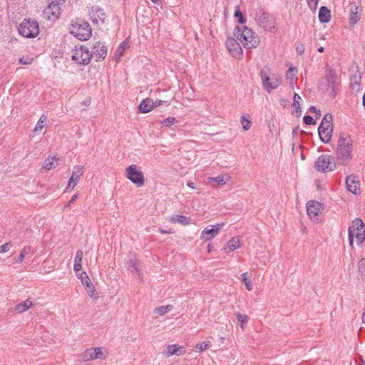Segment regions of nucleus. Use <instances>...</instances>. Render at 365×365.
<instances>
[{
  "label": "nucleus",
  "mask_w": 365,
  "mask_h": 365,
  "mask_svg": "<svg viewBox=\"0 0 365 365\" xmlns=\"http://www.w3.org/2000/svg\"><path fill=\"white\" fill-rule=\"evenodd\" d=\"M234 35L248 49L257 47L260 42L258 35L245 26H236Z\"/></svg>",
  "instance_id": "f257e3e1"
},
{
  "label": "nucleus",
  "mask_w": 365,
  "mask_h": 365,
  "mask_svg": "<svg viewBox=\"0 0 365 365\" xmlns=\"http://www.w3.org/2000/svg\"><path fill=\"white\" fill-rule=\"evenodd\" d=\"M70 33L81 41H86L91 38L92 29L87 21L77 18L72 21Z\"/></svg>",
  "instance_id": "f03ea898"
},
{
  "label": "nucleus",
  "mask_w": 365,
  "mask_h": 365,
  "mask_svg": "<svg viewBox=\"0 0 365 365\" xmlns=\"http://www.w3.org/2000/svg\"><path fill=\"white\" fill-rule=\"evenodd\" d=\"M20 35L24 37L31 38L37 36L39 34V26L36 20L24 19L18 27Z\"/></svg>",
  "instance_id": "7ed1b4c3"
},
{
  "label": "nucleus",
  "mask_w": 365,
  "mask_h": 365,
  "mask_svg": "<svg viewBox=\"0 0 365 365\" xmlns=\"http://www.w3.org/2000/svg\"><path fill=\"white\" fill-rule=\"evenodd\" d=\"M332 115L327 113L323 117L322 122L318 128L319 138L324 143H328L331 138L332 133Z\"/></svg>",
  "instance_id": "20e7f679"
},
{
  "label": "nucleus",
  "mask_w": 365,
  "mask_h": 365,
  "mask_svg": "<svg viewBox=\"0 0 365 365\" xmlns=\"http://www.w3.org/2000/svg\"><path fill=\"white\" fill-rule=\"evenodd\" d=\"M338 164L333 155L323 154L315 161L314 168L317 171L327 173L336 170Z\"/></svg>",
  "instance_id": "39448f33"
},
{
  "label": "nucleus",
  "mask_w": 365,
  "mask_h": 365,
  "mask_svg": "<svg viewBox=\"0 0 365 365\" xmlns=\"http://www.w3.org/2000/svg\"><path fill=\"white\" fill-rule=\"evenodd\" d=\"M269 68H262L260 73L263 88L268 93L276 89L282 83L280 76L276 75L269 76Z\"/></svg>",
  "instance_id": "423d86ee"
},
{
  "label": "nucleus",
  "mask_w": 365,
  "mask_h": 365,
  "mask_svg": "<svg viewBox=\"0 0 365 365\" xmlns=\"http://www.w3.org/2000/svg\"><path fill=\"white\" fill-rule=\"evenodd\" d=\"M92 54L90 50L84 46H81L73 51L72 60L81 65H88L91 62Z\"/></svg>",
  "instance_id": "0eeeda50"
},
{
  "label": "nucleus",
  "mask_w": 365,
  "mask_h": 365,
  "mask_svg": "<svg viewBox=\"0 0 365 365\" xmlns=\"http://www.w3.org/2000/svg\"><path fill=\"white\" fill-rule=\"evenodd\" d=\"M125 177L138 187H141L144 185V175L138 170L136 165H130L125 169Z\"/></svg>",
  "instance_id": "6e6552de"
},
{
  "label": "nucleus",
  "mask_w": 365,
  "mask_h": 365,
  "mask_svg": "<svg viewBox=\"0 0 365 365\" xmlns=\"http://www.w3.org/2000/svg\"><path fill=\"white\" fill-rule=\"evenodd\" d=\"M361 11L362 7L359 2H353L351 4L348 14V21L350 28H353L359 21Z\"/></svg>",
  "instance_id": "1a4fd4ad"
},
{
  "label": "nucleus",
  "mask_w": 365,
  "mask_h": 365,
  "mask_svg": "<svg viewBox=\"0 0 365 365\" xmlns=\"http://www.w3.org/2000/svg\"><path fill=\"white\" fill-rule=\"evenodd\" d=\"M323 209L321 203L316 200L309 201L307 204V212L309 218L314 222L319 220V215Z\"/></svg>",
  "instance_id": "9d476101"
},
{
  "label": "nucleus",
  "mask_w": 365,
  "mask_h": 365,
  "mask_svg": "<svg viewBox=\"0 0 365 365\" xmlns=\"http://www.w3.org/2000/svg\"><path fill=\"white\" fill-rule=\"evenodd\" d=\"M61 14V6L48 0V5L43 11V17L47 20L58 19Z\"/></svg>",
  "instance_id": "9b49d317"
},
{
  "label": "nucleus",
  "mask_w": 365,
  "mask_h": 365,
  "mask_svg": "<svg viewBox=\"0 0 365 365\" xmlns=\"http://www.w3.org/2000/svg\"><path fill=\"white\" fill-rule=\"evenodd\" d=\"M346 189L354 195L361 193L360 180L357 175H350L346 178L345 180Z\"/></svg>",
  "instance_id": "f8f14e48"
},
{
  "label": "nucleus",
  "mask_w": 365,
  "mask_h": 365,
  "mask_svg": "<svg viewBox=\"0 0 365 365\" xmlns=\"http://www.w3.org/2000/svg\"><path fill=\"white\" fill-rule=\"evenodd\" d=\"M225 44L227 50L233 57L240 58L242 56V49L240 43L235 38L227 37Z\"/></svg>",
  "instance_id": "ddd939ff"
},
{
  "label": "nucleus",
  "mask_w": 365,
  "mask_h": 365,
  "mask_svg": "<svg viewBox=\"0 0 365 365\" xmlns=\"http://www.w3.org/2000/svg\"><path fill=\"white\" fill-rule=\"evenodd\" d=\"M258 24L266 31H272L274 29L275 20L272 15L267 12L262 11L258 17Z\"/></svg>",
  "instance_id": "4468645a"
},
{
  "label": "nucleus",
  "mask_w": 365,
  "mask_h": 365,
  "mask_svg": "<svg viewBox=\"0 0 365 365\" xmlns=\"http://www.w3.org/2000/svg\"><path fill=\"white\" fill-rule=\"evenodd\" d=\"M224 223L212 225L205 227L201 233V238L205 241H210L219 234Z\"/></svg>",
  "instance_id": "2eb2a0df"
},
{
  "label": "nucleus",
  "mask_w": 365,
  "mask_h": 365,
  "mask_svg": "<svg viewBox=\"0 0 365 365\" xmlns=\"http://www.w3.org/2000/svg\"><path fill=\"white\" fill-rule=\"evenodd\" d=\"M90 51L92 57L96 58V61H100L106 58L108 50L105 45H101L100 41H97L93 44Z\"/></svg>",
  "instance_id": "dca6fc26"
},
{
  "label": "nucleus",
  "mask_w": 365,
  "mask_h": 365,
  "mask_svg": "<svg viewBox=\"0 0 365 365\" xmlns=\"http://www.w3.org/2000/svg\"><path fill=\"white\" fill-rule=\"evenodd\" d=\"M83 173V167L81 165H76L73 168V171L71 173V175L68 180V186L66 187V191L69 192L70 190H72L78 182L80 177Z\"/></svg>",
  "instance_id": "f3484780"
},
{
  "label": "nucleus",
  "mask_w": 365,
  "mask_h": 365,
  "mask_svg": "<svg viewBox=\"0 0 365 365\" xmlns=\"http://www.w3.org/2000/svg\"><path fill=\"white\" fill-rule=\"evenodd\" d=\"M91 19L94 24H98L100 21L102 24L104 23L106 17V13L103 9L99 6L92 7L91 12L90 13Z\"/></svg>",
  "instance_id": "a211bd4d"
},
{
  "label": "nucleus",
  "mask_w": 365,
  "mask_h": 365,
  "mask_svg": "<svg viewBox=\"0 0 365 365\" xmlns=\"http://www.w3.org/2000/svg\"><path fill=\"white\" fill-rule=\"evenodd\" d=\"M186 352V348L183 346L178 344H171L167 346L164 355L166 357H170L173 355L182 356Z\"/></svg>",
  "instance_id": "6ab92c4d"
},
{
  "label": "nucleus",
  "mask_w": 365,
  "mask_h": 365,
  "mask_svg": "<svg viewBox=\"0 0 365 365\" xmlns=\"http://www.w3.org/2000/svg\"><path fill=\"white\" fill-rule=\"evenodd\" d=\"M361 230H364V223L361 220L356 218L353 221L352 225L349 228V238L351 245L353 244L354 234L355 232L361 231Z\"/></svg>",
  "instance_id": "aec40b11"
},
{
  "label": "nucleus",
  "mask_w": 365,
  "mask_h": 365,
  "mask_svg": "<svg viewBox=\"0 0 365 365\" xmlns=\"http://www.w3.org/2000/svg\"><path fill=\"white\" fill-rule=\"evenodd\" d=\"M344 163L349 162L351 159V152L352 150L353 140L349 138H344Z\"/></svg>",
  "instance_id": "412c9836"
},
{
  "label": "nucleus",
  "mask_w": 365,
  "mask_h": 365,
  "mask_svg": "<svg viewBox=\"0 0 365 365\" xmlns=\"http://www.w3.org/2000/svg\"><path fill=\"white\" fill-rule=\"evenodd\" d=\"M357 68H353L352 70L354 71V73L350 77V87L354 91H358L360 88V81H361V75L360 73L356 69Z\"/></svg>",
  "instance_id": "4be33fe9"
},
{
  "label": "nucleus",
  "mask_w": 365,
  "mask_h": 365,
  "mask_svg": "<svg viewBox=\"0 0 365 365\" xmlns=\"http://www.w3.org/2000/svg\"><path fill=\"white\" fill-rule=\"evenodd\" d=\"M102 347L91 348L86 351L85 357L87 360L101 359L103 355Z\"/></svg>",
  "instance_id": "5701e85b"
},
{
  "label": "nucleus",
  "mask_w": 365,
  "mask_h": 365,
  "mask_svg": "<svg viewBox=\"0 0 365 365\" xmlns=\"http://www.w3.org/2000/svg\"><path fill=\"white\" fill-rule=\"evenodd\" d=\"M319 20L321 23H328L331 20V11L327 6L320 7L318 14Z\"/></svg>",
  "instance_id": "b1692460"
},
{
  "label": "nucleus",
  "mask_w": 365,
  "mask_h": 365,
  "mask_svg": "<svg viewBox=\"0 0 365 365\" xmlns=\"http://www.w3.org/2000/svg\"><path fill=\"white\" fill-rule=\"evenodd\" d=\"M128 47H129V43L126 40L123 41L118 46V48L114 53L113 60L117 63L119 62L120 61L122 56L123 55L124 51Z\"/></svg>",
  "instance_id": "393cba45"
},
{
  "label": "nucleus",
  "mask_w": 365,
  "mask_h": 365,
  "mask_svg": "<svg viewBox=\"0 0 365 365\" xmlns=\"http://www.w3.org/2000/svg\"><path fill=\"white\" fill-rule=\"evenodd\" d=\"M153 108V101L149 98L143 99L138 106V109L142 113L150 112Z\"/></svg>",
  "instance_id": "a878e982"
},
{
  "label": "nucleus",
  "mask_w": 365,
  "mask_h": 365,
  "mask_svg": "<svg viewBox=\"0 0 365 365\" xmlns=\"http://www.w3.org/2000/svg\"><path fill=\"white\" fill-rule=\"evenodd\" d=\"M240 246V240L239 237H233L227 242L226 247H225L223 250L225 252H232L239 248Z\"/></svg>",
  "instance_id": "bb28decb"
},
{
  "label": "nucleus",
  "mask_w": 365,
  "mask_h": 365,
  "mask_svg": "<svg viewBox=\"0 0 365 365\" xmlns=\"http://www.w3.org/2000/svg\"><path fill=\"white\" fill-rule=\"evenodd\" d=\"M32 302L29 300V299H28L24 302L17 304L15 307V310L19 313H22L28 310L32 306Z\"/></svg>",
  "instance_id": "cd10ccee"
},
{
  "label": "nucleus",
  "mask_w": 365,
  "mask_h": 365,
  "mask_svg": "<svg viewBox=\"0 0 365 365\" xmlns=\"http://www.w3.org/2000/svg\"><path fill=\"white\" fill-rule=\"evenodd\" d=\"M171 222L174 223H179L182 225H187L190 224V219L185 216L181 215H173L171 217Z\"/></svg>",
  "instance_id": "c85d7f7f"
},
{
  "label": "nucleus",
  "mask_w": 365,
  "mask_h": 365,
  "mask_svg": "<svg viewBox=\"0 0 365 365\" xmlns=\"http://www.w3.org/2000/svg\"><path fill=\"white\" fill-rule=\"evenodd\" d=\"M329 73L327 76V80L334 92H335L336 89V75L334 73L333 71L331 69L328 70Z\"/></svg>",
  "instance_id": "c756f323"
},
{
  "label": "nucleus",
  "mask_w": 365,
  "mask_h": 365,
  "mask_svg": "<svg viewBox=\"0 0 365 365\" xmlns=\"http://www.w3.org/2000/svg\"><path fill=\"white\" fill-rule=\"evenodd\" d=\"M173 309V306L171 304H168L165 306L158 307L155 309V313L158 314L160 316H163L168 312L172 311Z\"/></svg>",
  "instance_id": "7c9ffc66"
},
{
  "label": "nucleus",
  "mask_w": 365,
  "mask_h": 365,
  "mask_svg": "<svg viewBox=\"0 0 365 365\" xmlns=\"http://www.w3.org/2000/svg\"><path fill=\"white\" fill-rule=\"evenodd\" d=\"M58 165V160L55 158H48L43 165V168L47 170H50Z\"/></svg>",
  "instance_id": "2f4dec72"
},
{
  "label": "nucleus",
  "mask_w": 365,
  "mask_h": 365,
  "mask_svg": "<svg viewBox=\"0 0 365 365\" xmlns=\"http://www.w3.org/2000/svg\"><path fill=\"white\" fill-rule=\"evenodd\" d=\"M46 119L47 117L45 115H41L34 129V131H41L46 126Z\"/></svg>",
  "instance_id": "473e14b6"
},
{
  "label": "nucleus",
  "mask_w": 365,
  "mask_h": 365,
  "mask_svg": "<svg viewBox=\"0 0 365 365\" xmlns=\"http://www.w3.org/2000/svg\"><path fill=\"white\" fill-rule=\"evenodd\" d=\"M209 182H216L219 185H224L227 182V179H225L222 175H218L216 177L209 178Z\"/></svg>",
  "instance_id": "72a5a7b5"
},
{
  "label": "nucleus",
  "mask_w": 365,
  "mask_h": 365,
  "mask_svg": "<svg viewBox=\"0 0 365 365\" xmlns=\"http://www.w3.org/2000/svg\"><path fill=\"white\" fill-rule=\"evenodd\" d=\"M234 16L235 18L237 19V21L240 24H243L246 21V19L245 18L244 15L240 10V6L238 5L235 6Z\"/></svg>",
  "instance_id": "f704fd0d"
},
{
  "label": "nucleus",
  "mask_w": 365,
  "mask_h": 365,
  "mask_svg": "<svg viewBox=\"0 0 365 365\" xmlns=\"http://www.w3.org/2000/svg\"><path fill=\"white\" fill-rule=\"evenodd\" d=\"M31 247L29 246H25L20 252L19 259L16 260L17 262L21 263L23 262L26 256L29 253Z\"/></svg>",
  "instance_id": "c9c22d12"
},
{
  "label": "nucleus",
  "mask_w": 365,
  "mask_h": 365,
  "mask_svg": "<svg viewBox=\"0 0 365 365\" xmlns=\"http://www.w3.org/2000/svg\"><path fill=\"white\" fill-rule=\"evenodd\" d=\"M86 292L91 297L95 299L98 298V294L92 283L86 286Z\"/></svg>",
  "instance_id": "e433bc0d"
},
{
  "label": "nucleus",
  "mask_w": 365,
  "mask_h": 365,
  "mask_svg": "<svg viewBox=\"0 0 365 365\" xmlns=\"http://www.w3.org/2000/svg\"><path fill=\"white\" fill-rule=\"evenodd\" d=\"M354 237H356V242L359 245L361 244L365 240V230H361L359 232H355Z\"/></svg>",
  "instance_id": "4c0bfd02"
},
{
  "label": "nucleus",
  "mask_w": 365,
  "mask_h": 365,
  "mask_svg": "<svg viewBox=\"0 0 365 365\" xmlns=\"http://www.w3.org/2000/svg\"><path fill=\"white\" fill-rule=\"evenodd\" d=\"M78 278L81 279L82 284L86 285V287L91 284L90 278L85 272H82L79 274Z\"/></svg>",
  "instance_id": "58836bf2"
},
{
  "label": "nucleus",
  "mask_w": 365,
  "mask_h": 365,
  "mask_svg": "<svg viewBox=\"0 0 365 365\" xmlns=\"http://www.w3.org/2000/svg\"><path fill=\"white\" fill-rule=\"evenodd\" d=\"M241 124L245 130H248L252 125V122L245 116H242L240 119Z\"/></svg>",
  "instance_id": "ea45409f"
},
{
  "label": "nucleus",
  "mask_w": 365,
  "mask_h": 365,
  "mask_svg": "<svg viewBox=\"0 0 365 365\" xmlns=\"http://www.w3.org/2000/svg\"><path fill=\"white\" fill-rule=\"evenodd\" d=\"M242 280L245 283L247 290L251 291L252 289V285L251 281L248 279L247 273L242 274Z\"/></svg>",
  "instance_id": "a19ab883"
},
{
  "label": "nucleus",
  "mask_w": 365,
  "mask_h": 365,
  "mask_svg": "<svg viewBox=\"0 0 365 365\" xmlns=\"http://www.w3.org/2000/svg\"><path fill=\"white\" fill-rule=\"evenodd\" d=\"M235 315L236 316L237 321L241 324L242 327L244 324H246L247 322V316L242 314L240 312L235 313Z\"/></svg>",
  "instance_id": "79ce46f5"
},
{
  "label": "nucleus",
  "mask_w": 365,
  "mask_h": 365,
  "mask_svg": "<svg viewBox=\"0 0 365 365\" xmlns=\"http://www.w3.org/2000/svg\"><path fill=\"white\" fill-rule=\"evenodd\" d=\"M175 123H177V120L175 117H168L167 118H165V120H163V121L162 122V124L164 125L165 126H170L173 124H175Z\"/></svg>",
  "instance_id": "37998d69"
},
{
  "label": "nucleus",
  "mask_w": 365,
  "mask_h": 365,
  "mask_svg": "<svg viewBox=\"0 0 365 365\" xmlns=\"http://www.w3.org/2000/svg\"><path fill=\"white\" fill-rule=\"evenodd\" d=\"M303 120L304 123L308 125H315L317 123V121L309 115H305L303 118Z\"/></svg>",
  "instance_id": "c03bdc74"
},
{
  "label": "nucleus",
  "mask_w": 365,
  "mask_h": 365,
  "mask_svg": "<svg viewBox=\"0 0 365 365\" xmlns=\"http://www.w3.org/2000/svg\"><path fill=\"white\" fill-rule=\"evenodd\" d=\"M210 342L208 343H206V342H202L201 344H197L195 346L196 349L199 351V352H202L204 350L208 349L210 347Z\"/></svg>",
  "instance_id": "a18cd8bd"
},
{
  "label": "nucleus",
  "mask_w": 365,
  "mask_h": 365,
  "mask_svg": "<svg viewBox=\"0 0 365 365\" xmlns=\"http://www.w3.org/2000/svg\"><path fill=\"white\" fill-rule=\"evenodd\" d=\"M309 9L315 11L318 6L319 0H307Z\"/></svg>",
  "instance_id": "49530a36"
},
{
  "label": "nucleus",
  "mask_w": 365,
  "mask_h": 365,
  "mask_svg": "<svg viewBox=\"0 0 365 365\" xmlns=\"http://www.w3.org/2000/svg\"><path fill=\"white\" fill-rule=\"evenodd\" d=\"M12 243L11 242H6L3 245L0 246V253H5L8 252L11 247Z\"/></svg>",
  "instance_id": "de8ad7c7"
},
{
  "label": "nucleus",
  "mask_w": 365,
  "mask_h": 365,
  "mask_svg": "<svg viewBox=\"0 0 365 365\" xmlns=\"http://www.w3.org/2000/svg\"><path fill=\"white\" fill-rule=\"evenodd\" d=\"M33 62V58L29 57H22L19 59V63L22 65H30Z\"/></svg>",
  "instance_id": "09e8293b"
},
{
  "label": "nucleus",
  "mask_w": 365,
  "mask_h": 365,
  "mask_svg": "<svg viewBox=\"0 0 365 365\" xmlns=\"http://www.w3.org/2000/svg\"><path fill=\"white\" fill-rule=\"evenodd\" d=\"M83 252L82 250H78L76 253L74 262H82Z\"/></svg>",
  "instance_id": "8fccbe9b"
},
{
  "label": "nucleus",
  "mask_w": 365,
  "mask_h": 365,
  "mask_svg": "<svg viewBox=\"0 0 365 365\" xmlns=\"http://www.w3.org/2000/svg\"><path fill=\"white\" fill-rule=\"evenodd\" d=\"M297 54L302 55L305 51V46L304 43H299L296 48Z\"/></svg>",
  "instance_id": "3c124183"
},
{
  "label": "nucleus",
  "mask_w": 365,
  "mask_h": 365,
  "mask_svg": "<svg viewBox=\"0 0 365 365\" xmlns=\"http://www.w3.org/2000/svg\"><path fill=\"white\" fill-rule=\"evenodd\" d=\"M309 110L311 112L316 113V118H320V116H321V111L319 110H318L314 106H311L309 107Z\"/></svg>",
  "instance_id": "603ef678"
},
{
  "label": "nucleus",
  "mask_w": 365,
  "mask_h": 365,
  "mask_svg": "<svg viewBox=\"0 0 365 365\" xmlns=\"http://www.w3.org/2000/svg\"><path fill=\"white\" fill-rule=\"evenodd\" d=\"M341 148H342V133H340L339 135V139H338V148H337V153H336V154L338 155H340V151L342 149Z\"/></svg>",
  "instance_id": "864d4df0"
},
{
  "label": "nucleus",
  "mask_w": 365,
  "mask_h": 365,
  "mask_svg": "<svg viewBox=\"0 0 365 365\" xmlns=\"http://www.w3.org/2000/svg\"><path fill=\"white\" fill-rule=\"evenodd\" d=\"M300 100H301L300 96L298 93H294V96H293V106H296L297 105H300L299 104Z\"/></svg>",
  "instance_id": "5fc2aeb1"
},
{
  "label": "nucleus",
  "mask_w": 365,
  "mask_h": 365,
  "mask_svg": "<svg viewBox=\"0 0 365 365\" xmlns=\"http://www.w3.org/2000/svg\"><path fill=\"white\" fill-rule=\"evenodd\" d=\"M73 269L76 272H78L82 269V262H74Z\"/></svg>",
  "instance_id": "6e6d98bb"
},
{
  "label": "nucleus",
  "mask_w": 365,
  "mask_h": 365,
  "mask_svg": "<svg viewBox=\"0 0 365 365\" xmlns=\"http://www.w3.org/2000/svg\"><path fill=\"white\" fill-rule=\"evenodd\" d=\"M78 197V194H75L73 195L71 200L68 201V205L67 206H70L73 202H74Z\"/></svg>",
  "instance_id": "4d7b16f0"
},
{
  "label": "nucleus",
  "mask_w": 365,
  "mask_h": 365,
  "mask_svg": "<svg viewBox=\"0 0 365 365\" xmlns=\"http://www.w3.org/2000/svg\"><path fill=\"white\" fill-rule=\"evenodd\" d=\"M163 103V101L161 100H155V101H153V108H156V107H158L160 106H161Z\"/></svg>",
  "instance_id": "13d9d810"
},
{
  "label": "nucleus",
  "mask_w": 365,
  "mask_h": 365,
  "mask_svg": "<svg viewBox=\"0 0 365 365\" xmlns=\"http://www.w3.org/2000/svg\"><path fill=\"white\" fill-rule=\"evenodd\" d=\"M52 2L55 3L56 4H58V5H63L65 2H66V0H51Z\"/></svg>",
  "instance_id": "bf43d9fd"
},
{
  "label": "nucleus",
  "mask_w": 365,
  "mask_h": 365,
  "mask_svg": "<svg viewBox=\"0 0 365 365\" xmlns=\"http://www.w3.org/2000/svg\"><path fill=\"white\" fill-rule=\"evenodd\" d=\"M297 72V70L296 68L293 67V68H290L289 70H288V73H292L293 76L295 75V73Z\"/></svg>",
  "instance_id": "052dcab7"
},
{
  "label": "nucleus",
  "mask_w": 365,
  "mask_h": 365,
  "mask_svg": "<svg viewBox=\"0 0 365 365\" xmlns=\"http://www.w3.org/2000/svg\"><path fill=\"white\" fill-rule=\"evenodd\" d=\"M187 185L192 189H196V187H195V183L193 182L188 181L187 182Z\"/></svg>",
  "instance_id": "680f3d73"
},
{
  "label": "nucleus",
  "mask_w": 365,
  "mask_h": 365,
  "mask_svg": "<svg viewBox=\"0 0 365 365\" xmlns=\"http://www.w3.org/2000/svg\"><path fill=\"white\" fill-rule=\"evenodd\" d=\"M295 107V109H294V111L297 113H299L298 115H300V113H301V108H300V105H297Z\"/></svg>",
  "instance_id": "e2e57ef3"
},
{
  "label": "nucleus",
  "mask_w": 365,
  "mask_h": 365,
  "mask_svg": "<svg viewBox=\"0 0 365 365\" xmlns=\"http://www.w3.org/2000/svg\"><path fill=\"white\" fill-rule=\"evenodd\" d=\"M299 129V126H297L294 129H293V130H292V135L293 136H295V135H297Z\"/></svg>",
  "instance_id": "0e129e2a"
},
{
  "label": "nucleus",
  "mask_w": 365,
  "mask_h": 365,
  "mask_svg": "<svg viewBox=\"0 0 365 365\" xmlns=\"http://www.w3.org/2000/svg\"><path fill=\"white\" fill-rule=\"evenodd\" d=\"M83 104L86 106H88L91 104V100L90 99H86L84 102H83Z\"/></svg>",
  "instance_id": "69168bd1"
},
{
  "label": "nucleus",
  "mask_w": 365,
  "mask_h": 365,
  "mask_svg": "<svg viewBox=\"0 0 365 365\" xmlns=\"http://www.w3.org/2000/svg\"><path fill=\"white\" fill-rule=\"evenodd\" d=\"M362 100H363V106L365 107V92H364V94L363 96Z\"/></svg>",
  "instance_id": "338daca9"
},
{
  "label": "nucleus",
  "mask_w": 365,
  "mask_h": 365,
  "mask_svg": "<svg viewBox=\"0 0 365 365\" xmlns=\"http://www.w3.org/2000/svg\"><path fill=\"white\" fill-rule=\"evenodd\" d=\"M362 321L365 324V312H364V314L362 315Z\"/></svg>",
  "instance_id": "774afa93"
}]
</instances>
